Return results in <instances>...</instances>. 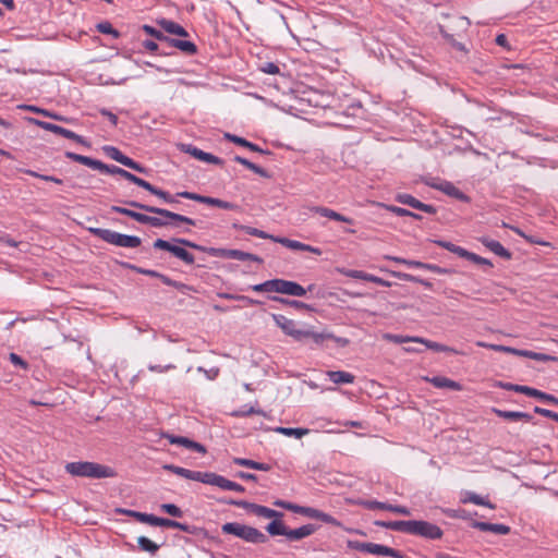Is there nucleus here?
I'll use <instances>...</instances> for the list:
<instances>
[{"label": "nucleus", "mask_w": 558, "mask_h": 558, "mask_svg": "<svg viewBox=\"0 0 558 558\" xmlns=\"http://www.w3.org/2000/svg\"><path fill=\"white\" fill-rule=\"evenodd\" d=\"M125 204H128L129 206H131L133 208H137V209L144 210L146 213L156 214V215L160 216V217L148 216V215L144 216L143 223L149 225L154 228H161V227H166L169 225V222L167 220L162 219L161 217L168 218V219L177 221V222H184L190 226L196 225L194 219L189 218L183 215H180V214H177V213H173V211H170L165 208L142 204V203H138L135 201H129V202H125Z\"/></svg>", "instance_id": "nucleus-1"}, {"label": "nucleus", "mask_w": 558, "mask_h": 558, "mask_svg": "<svg viewBox=\"0 0 558 558\" xmlns=\"http://www.w3.org/2000/svg\"><path fill=\"white\" fill-rule=\"evenodd\" d=\"M272 319L287 336L292 337L295 341L299 342H313L319 345L324 342L325 339L330 338V335L319 333L312 329H301L298 327V324L293 319H290L281 314H272Z\"/></svg>", "instance_id": "nucleus-2"}, {"label": "nucleus", "mask_w": 558, "mask_h": 558, "mask_svg": "<svg viewBox=\"0 0 558 558\" xmlns=\"http://www.w3.org/2000/svg\"><path fill=\"white\" fill-rule=\"evenodd\" d=\"M65 471L73 476L89 478H106L114 475L111 468L88 461L66 463Z\"/></svg>", "instance_id": "nucleus-3"}, {"label": "nucleus", "mask_w": 558, "mask_h": 558, "mask_svg": "<svg viewBox=\"0 0 558 558\" xmlns=\"http://www.w3.org/2000/svg\"><path fill=\"white\" fill-rule=\"evenodd\" d=\"M221 531L223 534L233 535L252 544H264L268 541V537L258 529L239 522H227L222 524Z\"/></svg>", "instance_id": "nucleus-4"}, {"label": "nucleus", "mask_w": 558, "mask_h": 558, "mask_svg": "<svg viewBox=\"0 0 558 558\" xmlns=\"http://www.w3.org/2000/svg\"><path fill=\"white\" fill-rule=\"evenodd\" d=\"M88 230L95 236L119 247L136 248L142 243L141 238L136 235L123 234L110 229L89 228Z\"/></svg>", "instance_id": "nucleus-5"}, {"label": "nucleus", "mask_w": 558, "mask_h": 558, "mask_svg": "<svg viewBox=\"0 0 558 558\" xmlns=\"http://www.w3.org/2000/svg\"><path fill=\"white\" fill-rule=\"evenodd\" d=\"M409 534L421 536L426 539H440L444 535L442 530L428 521L410 520Z\"/></svg>", "instance_id": "nucleus-6"}, {"label": "nucleus", "mask_w": 558, "mask_h": 558, "mask_svg": "<svg viewBox=\"0 0 558 558\" xmlns=\"http://www.w3.org/2000/svg\"><path fill=\"white\" fill-rule=\"evenodd\" d=\"M349 546L356 550L377 555V556H389L392 558H404V554L395 548L388 547L386 545L376 544V543H362V542H350Z\"/></svg>", "instance_id": "nucleus-7"}, {"label": "nucleus", "mask_w": 558, "mask_h": 558, "mask_svg": "<svg viewBox=\"0 0 558 558\" xmlns=\"http://www.w3.org/2000/svg\"><path fill=\"white\" fill-rule=\"evenodd\" d=\"M434 243L456 255H458L459 257H462V258H465L468 260H471L475 264H478V265H485V266H488V267H492L493 264L490 260H488L487 258H484L480 255H476L475 253H472V252H469L468 250L459 246V245H456L449 241H445V240H435Z\"/></svg>", "instance_id": "nucleus-8"}, {"label": "nucleus", "mask_w": 558, "mask_h": 558, "mask_svg": "<svg viewBox=\"0 0 558 558\" xmlns=\"http://www.w3.org/2000/svg\"><path fill=\"white\" fill-rule=\"evenodd\" d=\"M177 195L181 196L182 198L195 201V202L206 204L209 206L219 207V208L226 209V210H235L239 208V206L234 203L227 202V201H223L220 198L210 197V196H204V195L193 193V192L183 191V192H178Z\"/></svg>", "instance_id": "nucleus-9"}, {"label": "nucleus", "mask_w": 558, "mask_h": 558, "mask_svg": "<svg viewBox=\"0 0 558 558\" xmlns=\"http://www.w3.org/2000/svg\"><path fill=\"white\" fill-rule=\"evenodd\" d=\"M549 474L550 470L548 465L535 461L525 462V477L529 478V482H525V486H539L541 481L547 478Z\"/></svg>", "instance_id": "nucleus-10"}, {"label": "nucleus", "mask_w": 558, "mask_h": 558, "mask_svg": "<svg viewBox=\"0 0 558 558\" xmlns=\"http://www.w3.org/2000/svg\"><path fill=\"white\" fill-rule=\"evenodd\" d=\"M153 246L156 250H162L171 253L173 256L181 259L186 265H193L195 263V257L192 253H190L180 245L173 244L172 242L162 239H157L154 242Z\"/></svg>", "instance_id": "nucleus-11"}, {"label": "nucleus", "mask_w": 558, "mask_h": 558, "mask_svg": "<svg viewBox=\"0 0 558 558\" xmlns=\"http://www.w3.org/2000/svg\"><path fill=\"white\" fill-rule=\"evenodd\" d=\"M230 505H233L235 507L245 509L246 511L262 518L271 519V518H282L283 513L276 511L274 509H270L268 507L257 505L254 502H250L246 500H231L229 502Z\"/></svg>", "instance_id": "nucleus-12"}, {"label": "nucleus", "mask_w": 558, "mask_h": 558, "mask_svg": "<svg viewBox=\"0 0 558 558\" xmlns=\"http://www.w3.org/2000/svg\"><path fill=\"white\" fill-rule=\"evenodd\" d=\"M209 254L216 257L236 259V260H252L258 264H263V258L259 256L233 248H210Z\"/></svg>", "instance_id": "nucleus-13"}, {"label": "nucleus", "mask_w": 558, "mask_h": 558, "mask_svg": "<svg viewBox=\"0 0 558 558\" xmlns=\"http://www.w3.org/2000/svg\"><path fill=\"white\" fill-rule=\"evenodd\" d=\"M385 258L390 259L398 264L407 265L410 268L426 269V270H429V271L438 274V275H449V274L453 272V270L450 268H445V267H440L435 264H427V263H423L420 260L405 259V258L396 257V256H386Z\"/></svg>", "instance_id": "nucleus-14"}, {"label": "nucleus", "mask_w": 558, "mask_h": 558, "mask_svg": "<svg viewBox=\"0 0 558 558\" xmlns=\"http://www.w3.org/2000/svg\"><path fill=\"white\" fill-rule=\"evenodd\" d=\"M274 292L292 296H304L307 290L295 281L274 279Z\"/></svg>", "instance_id": "nucleus-15"}, {"label": "nucleus", "mask_w": 558, "mask_h": 558, "mask_svg": "<svg viewBox=\"0 0 558 558\" xmlns=\"http://www.w3.org/2000/svg\"><path fill=\"white\" fill-rule=\"evenodd\" d=\"M31 122L35 123L36 125H38L39 128L46 130V131H49V132H52L54 134H58V135H61L65 138H69V140H73L80 144H85V140L83 136L72 132L71 130H68L65 128H62L60 125H57V124H53V123H50V122H46V121H41V120H36V119H31Z\"/></svg>", "instance_id": "nucleus-16"}, {"label": "nucleus", "mask_w": 558, "mask_h": 558, "mask_svg": "<svg viewBox=\"0 0 558 558\" xmlns=\"http://www.w3.org/2000/svg\"><path fill=\"white\" fill-rule=\"evenodd\" d=\"M205 484L217 486L223 490H233L238 493L245 492L244 486L213 472H207Z\"/></svg>", "instance_id": "nucleus-17"}, {"label": "nucleus", "mask_w": 558, "mask_h": 558, "mask_svg": "<svg viewBox=\"0 0 558 558\" xmlns=\"http://www.w3.org/2000/svg\"><path fill=\"white\" fill-rule=\"evenodd\" d=\"M396 201L400 204L408 205L414 209L422 210L426 214H436V208L433 205L422 203L410 194L399 193L396 195Z\"/></svg>", "instance_id": "nucleus-18"}, {"label": "nucleus", "mask_w": 558, "mask_h": 558, "mask_svg": "<svg viewBox=\"0 0 558 558\" xmlns=\"http://www.w3.org/2000/svg\"><path fill=\"white\" fill-rule=\"evenodd\" d=\"M163 470L170 471L186 480L196 481L205 484L207 472L192 471L174 464H165Z\"/></svg>", "instance_id": "nucleus-19"}, {"label": "nucleus", "mask_w": 558, "mask_h": 558, "mask_svg": "<svg viewBox=\"0 0 558 558\" xmlns=\"http://www.w3.org/2000/svg\"><path fill=\"white\" fill-rule=\"evenodd\" d=\"M363 506L368 510L379 509V510L391 511V512L402 514V515L411 514L410 509L404 506H395V505H390V504L381 502V501H377V500H367V501L363 502Z\"/></svg>", "instance_id": "nucleus-20"}, {"label": "nucleus", "mask_w": 558, "mask_h": 558, "mask_svg": "<svg viewBox=\"0 0 558 558\" xmlns=\"http://www.w3.org/2000/svg\"><path fill=\"white\" fill-rule=\"evenodd\" d=\"M165 437L172 445H179V446L185 447V448H187L190 450H193V451H196V452H199V453H205L206 452L205 446H203L202 444H199L197 441H194V440H192L190 438H186V437H183V436L170 435V434L165 435Z\"/></svg>", "instance_id": "nucleus-21"}, {"label": "nucleus", "mask_w": 558, "mask_h": 558, "mask_svg": "<svg viewBox=\"0 0 558 558\" xmlns=\"http://www.w3.org/2000/svg\"><path fill=\"white\" fill-rule=\"evenodd\" d=\"M302 515H305V517L311 518V519L319 520V521H322L324 523H327V524H331V525H335V526H340V522L335 517H332L329 513H326V512H324L322 510L313 508V507H305L304 506Z\"/></svg>", "instance_id": "nucleus-22"}, {"label": "nucleus", "mask_w": 558, "mask_h": 558, "mask_svg": "<svg viewBox=\"0 0 558 558\" xmlns=\"http://www.w3.org/2000/svg\"><path fill=\"white\" fill-rule=\"evenodd\" d=\"M473 529H477L483 532H492L498 535H506L510 532V527L508 525L501 523H488L482 521H473L471 523Z\"/></svg>", "instance_id": "nucleus-23"}, {"label": "nucleus", "mask_w": 558, "mask_h": 558, "mask_svg": "<svg viewBox=\"0 0 558 558\" xmlns=\"http://www.w3.org/2000/svg\"><path fill=\"white\" fill-rule=\"evenodd\" d=\"M166 44L169 47L179 49L187 56H194L197 53V46L191 40L172 38L168 36V40Z\"/></svg>", "instance_id": "nucleus-24"}, {"label": "nucleus", "mask_w": 558, "mask_h": 558, "mask_svg": "<svg viewBox=\"0 0 558 558\" xmlns=\"http://www.w3.org/2000/svg\"><path fill=\"white\" fill-rule=\"evenodd\" d=\"M317 530V526L315 524L308 523L304 524L298 529H288L287 538L291 542L300 541L302 538H305L307 536H311L314 534Z\"/></svg>", "instance_id": "nucleus-25"}, {"label": "nucleus", "mask_w": 558, "mask_h": 558, "mask_svg": "<svg viewBox=\"0 0 558 558\" xmlns=\"http://www.w3.org/2000/svg\"><path fill=\"white\" fill-rule=\"evenodd\" d=\"M157 24L161 27L163 32L168 34L177 35L180 37H189L187 31L174 21L160 19L157 20Z\"/></svg>", "instance_id": "nucleus-26"}, {"label": "nucleus", "mask_w": 558, "mask_h": 558, "mask_svg": "<svg viewBox=\"0 0 558 558\" xmlns=\"http://www.w3.org/2000/svg\"><path fill=\"white\" fill-rule=\"evenodd\" d=\"M313 213L318 214L322 217H326L339 222L353 223L354 220L350 217L343 216L333 209L324 206H315L311 209Z\"/></svg>", "instance_id": "nucleus-27"}, {"label": "nucleus", "mask_w": 558, "mask_h": 558, "mask_svg": "<svg viewBox=\"0 0 558 558\" xmlns=\"http://www.w3.org/2000/svg\"><path fill=\"white\" fill-rule=\"evenodd\" d=\"M438 191L461 202H469V197L449 181H439Z\"/></svg>", "instance_id": "nucleus-28"}, {"label": "nucleus", "mask_w": 558, "mask_h": 558, "mask_svg": "<svg viewBox=\"0 0 558 558\" xmlns=\"http://www.w3.org/2000/svg\"><path fill=\"white\" fill-rule=\"evenodd\" d=\"M480 242L487 247L490 252L496 254L497 256H500L502 258L509 259L510 253L508 250H506L500 242L493 240L488 236H482L480 238Z\"/></svg>", "instance_id": "nucleus-29"}, {"label": "nucleus", "mask_w": 558, "mask_h": 558, "mask_svg": "<svg viewBox=\"0 0 558 558\" xmlns=\"http://www.w3.org/2000/svg\"><path fill=\"white\" fill-rule=\"evenodd\" d=\"M426 380L436 388H448L456 391L461 390V385L458 381L444 376H434L432 378L427 377Z\"/></svg>", "instance_id": "nucleus-30"}, {"label": "nucleus", "mask_w": 558, "mask_h": 558, "mask_svg": "<svg viewBox=\"0 0 558 558\" xmlns=\"http://www.w3.org/2000/svg\"><path fill=\"white\" fill-rule=\"evenodd\" d=\"M375 525L409 534L410 520L409 521H375Z\"/></svg>", "instance_id": "nucleus-31"}, {"label": "nucleus", "mask_w": 558, "mask_h": 558, "mask_svg": "<svg viewBox=\"0 0 558 558\" xmlns=\"http://www.w3.org/2000/svg\"><path fill=\"white\" fill-rule=\"evenodd\" d=\"M327 376L336 385L352 384L355 379L354 375L344 371H329Z\"/></svg>", "instance_id": "nucleus-32"}, {"label": "nucleus", "mask_w": 558, "mask_h": 558, "mask_svg": "<svg viewBox=\"0 0 558 558\" xmlns=\"http://www.w3.org/2000/svg\"><path fill=\"white\" fill-rule=\"evenodd\" d=\"M225 137L234 144H238L240 146L248 148L252 151H256V153H260V154H269V151L262 149L258 145H256L252 142H248L247 140L240 137L238 135L226 133Z\"/></svg>", "instance_id": "nucleus-33"}, {"label": "nucleus", "mask_w": 558, "mask_h": 558, "mask_svg": "<svg viewBox=\"0 0 558 558\" xmlns=\"http://www.w3.org/2000/svg\"><path fill=\"white\" fill-rule=\"evenodd\" d=\"M461 502H463V504L471 502V504H474L477 506H484L489 509H495V506L487 498H484L473 492H466L463 495V497L461 498Z\"/></svg>", "instance_id": "nucleus-34"}, {"label": "nucleus", "mask_w": 558, "mask_h": 558, "mask_svg": "<svg viewBox=\"0 0 558 558\" xmlns=\"http://www.w3.org/2000/svg\"><path fill=\"white\" fill-rule=\"evenodd\" d=\"M65 157L68 159H71L75 162H78V163H82L88 168H92L94 170L97 169V166H98V159H94L92 157H88V156H84V155H80V154H76V153H72V151H66L65 153Z\"/></svg>", "instance_id": "nucleus-35"}, {"label": "nucleus", "mask_w": 558, "mask_h": 558, "mask_svg": "<svg viewBox=\"0 0 558 558\" xmlns=\"http://www.w3.org/2000/svg\"><path fill=\"white\" fill-rule=\"evenodd\" d=\"M122 513L135 518L142 523H147L153 526H157L158 517L149 513L138 512L135 510H121Z\"/></svg>", "instance_id": "nucleus-36"}, {"label": "nucleus", "mask_w": 558, "mask_h": 558, "mask_svg": "<svg viewBox=\"0 0 558 558\" xmlns=\"http://www.w3.org/2000/svg\"><path fill=\"white\" fill-rule=\"evenodd\" d=\"M280 518H275L274 521L267 524L266 531L271 536H286L288 534V527L284 523L279 520Z\"/></svg>", "instance_id": "nucleus-37"}, {"label": "nucleus", "mask_w": 558, "mask_h": 558, "mask_svg": "<svg viewBox=\"0 0 558 558\" xmlns=\"http://www.w3.org/2000/svg\"><path fill=\"white\" fill-rule=\"evenodd\" d=\"M413 342H420L425 344L428 349L436 351V352H450V353H458L454 349L447 347L445 344H441L439 342L430 341L423 338H410Z\"/></svg>", "instance_id": "nucleus-38"}, {"label": "nucleus", "mask_w": 558, "mask_h": 558, "mask_svg": "<svg viewBox=\"0 0 558 558\" xmlns=\"http://www.w3.org/2000/svg\"><path fill=\"white\" fill-rule=\"evenodd\" d=\"M525 397L537 398L542 401H547V402L558 405V398H556L553 395H549V393L543 392L541 390H537L535 388H532V387L525 386Z\"/></svg>", "instance_id": "nucleus-39"}, {"label": "nucleus", "mask_w": 558, "mask_h": 558, "mask_svg": "<svg viewBox=\"0 0 558 558\" xmlns=\"http://www.w3.org/2000/svg\"><path fill=\"white\" fill-rule=\"evenodd\" d=\"M234 161L246 167L247 169H250L251 171H253L254 173L263 177V178H269V174L268 172L263 169L262 167L255 165L254 162H251L248 159L244 158V157H241V156H234Z\"/></svg>", "instance_id": "nucleus-40"}, {"label": "nucleus", "mask_w": 558, "mask_h": 558, "mask_svg": "<svg viewBox=\"0 0 558 558\" xmlns=\"http://www.w3.org/2000/svg\"><path fill=\"white\" fill-rule=\"evenodd\" d=\"M269 299L271 301L279 302V303H281L283 305L291 306V307H293L295 310H306V311L312 310L308 304H306L304 302H301V301H298V300H290V299H286V298L277 296V295L269 296Z\"/></svg>", "instance_id": "nucleus-41"}, {"label": "nucleus", "mask_w": 558, "mask_h": 558, "mask_svg": "<svg viewBox=\"0 0 558 558\" xmlns=\"http://www.w3.org/2000/svg\"><path fill=\"white\" fill-rule=\"evenodd\" d=\"M234 228L245 232L248 235H253V236H256V238H259V239H269V240L274 241V239L277 238L275 235L268 234L267 232H265L263 230H259L257 228L250 227V226H243V225L238 226V225H234Z\"/></svg>", "instance_id": "nucleus-42"}, {"label": "nucleus", "mask_w": 558, "mask_h": 558, "mask_svg": "<svg viewBox=\"0 0 558 558\" xmlns=\"http://www.w3.org/2000/svg\"><path fill=\"white\" fill-rule=\"evenodd\" d=\"M157 526L178 529V530H181V531L187 532V533L191 530L190 525H187L185 523H181V522H178V521H174L171 519L159 518V517H158V521H157Z\"/></svg>", "instance_id": "nucleus-43"}, {"label": "nucleus", "mask_w": 558, "mask_h": 558, "mask_svg": "<svg viewBox=\"0 0 558 558\" xmlns=\"http://www.w3.org/2000/svg\"><path fill=\"white\" fill-rule=\"evenodd\" d=\"M137 544L141 550L147 551L150 555H155L159 550V545L147 538L146 536H140Z\"/></svg>", "instance_id": "nucleus-44"}, {"label": "nucleus", "mask_w": 558, "mask_h": 558, "mask_svg": "<svg viewBox=\"0 0 558 558\" xmlns=\"http://www.w3.org/2000/svg\"><path fill=\"white\" fill-rule=\"evenodd\" d=\"M102 149L109 158L113 159L114 161H117L121 165H123L128 158L126 155H124L119 148H117L114 146L107 145V146H104Z\"/></svg>", "instance_id": "nucleus-45"}, {"label": "nucleus", "mask_w": 558, "mask_h": 558, "mask_svg": "<svg viewBox=\"0 0 558 558\" xmlns=\"http://www.w3.org/2000/svg\"><path fill=\"white\" fill-rule=\"evenodd\" d=\"M221 296L226 300H233V301H241L244 302L246 305L254 306V305H260L262 302L255 299H252L246 295L242 294H231V293H223Z\"/></svg>", "instance_id": "nucleus-46"}, {"label": "nucleus", "mask_w": 558, "mask_h": 558, "mask_svg": "<svg viewBox=\"0 0 558 558\" xmlns=\"http://www.w3.org/2000/svg\"><path fill=\"white\" fill-rule=\"evenodd\" d=\"M277 432L284 435V436H293L298 439L302 438L303 436L308 434L307 428H292V427H278Z\"/></svg>", "instance_id": "nucleus-47"}, {"label": "nucleus", "mask_w": 558, "mask_h": 558, "mask_svg": "<svg viewBox=\"0 0 558 558\" xmlns=\"http://www.w3.org/2000/svg\"><path fill=\"white\" fill-rule=\"evenodd\" d=\"M274 242L280 243L283 246L295 251H303V248H305V243L295 240H290L288 238L277 236L276 239H274Z\"/></svg>", "instance_id": "nucleus-48"}, {"label": "nucleus", "mask_w": 558, "mask_h": 558, "mask_svg": "<svg viewBox=\"0 0 558 558\" xmlns=\"http://www.w3.org/2000/svg\"><path fill=\"white\" fill-rule=\"evenodd\" d=\"M525 359H531L536 362H550V361H557L558 359L554 355H549L546 353H538L531 350H525Z\"/></svg>", "instance_id": "nucleus-49"}, {"label": "nucleus", "mask_w": 558, "mask_h": 558, "mask_svg": "<svg viewBox=\"0 0 558 558\" xmlns=\"http://www.w3.org/2000/svg\"><path fill=\"white\" fill-rule=\"evenodd\" d=\"M275 506L279 507V508H282V509H286V510H289V511H292L294 513H298V514H302L303 513V508L304 506H300V505H296V504H292L290 501H286V500H281V499H278L274 502Z\"/></svg>", "instance_id": "nucleus-50"}, {"label": "nucleus", "mask_w": 558, "mask_h": 558, "mask_svg": "<svg viewBox=\"0 0 558 558\" xmlns=\"http://www.w3.org/2000/svg\"><path fill=\"white\" fill-rule=\"evenodd\" d=\"M142 29L147 35L153 36L155 39H157L159 41L167 43V40H168V36L165 35L163 32L158 31V29H156L155 27H153L150 25L145 24V25L142 26Z\"/></svg>", "instance_id": "nucleus-51"}, {"label": "nucleus", "mask_w": 558, "mask_h": 558, "mask_svg": "<svg viewBox=\"0 0 558 558\" xmlns=\"http://www.w3.org/2000/svg\"><path fill=\"white\" fill-rule=\"evenodd\" d=\"M449 518L469 520L472 518V513L464 509H447L444 511Z\"/></svg>", "instance_id": "nucleus-52"}, {"label": "nucleus", "mask_w": 558, "mask_h": 558, "mask_svg": "<svg viewBox=\"0 0 558 558\" xmlns=\"http://www.w3.org/2000/svg\"><path fill=\"white\" fill-rule=\"evenodd\" d=\"M96 170H98L100 172H104V173H107V174L121 175L123 169L120 168V167H117L114 165H106V163H104L102 161L99 160Z\"/></svg>", "instance_id": "nucleus-53"}, {"label": "nucleus", "mask_w": 558, "mask_h": 558, "mask_svg": "<svg viewBox=\"0 0 558 558\" xmlns=\"http://www.w3.org/2000/svg\"><path fill=\"white\" fill-rule=\"evenodd\" d=\"M96 28L99 33L111 35L114 38H118L120 36V33L116 28H113L111 23L109 22L98 23Z\"/></svg>", "instance_id": "nucleus-54"}, {"label": "nucleus", "mask_w": 558, "mask_h": 558, "mask_svg": "<svg viewBox=\"0 0 558 558\" xmlns=\"http://www.w3.org/2000/svg\"><path fill=\"white\" fill-rule=\"evenodd\" d=\"M248 289H251L255 292L272 293L274 292V279L266 280L262 283L250 286Z\"/></svg>", "instance_id": "nucleus-55"}, {"label": "nucleus", "mask_w": 558, "mask_h": 558, "mask_svg": "<svg viewBox=\"0 0 558 558\" xmlns=\"http://www.w3.org/2000/svg\"><path fill=\"white\" fill-rule=\"evenodd\" d=\"M180 149H181V151L189 154L198 160L202 158V156L204 154V150L197 148L196 146H194L192 144H181Z\"/></svg>", "instance_id": "nucleus-56"}, {"label": "nucleus", "mask_w": 558, "mask_h": 558, "mask_svg": "<svg viewBox=\"0 0 558 558\" xmlns=\"http://www.w3.org/2000/svg\"><path fill=\"white\" fill-rule=\"evenodd\" d=\"M145 190L148 191L149 193L158 196L160 199H162L165 203H168L170 199V193L167 192V191H163L161 189H158L156 186H154L153 184H150L148 182V185L145 186Z\"/></svg>", "instance_id": "nucleus-57"}, {"label": "nucleus", "mask_w": 558, "mask_h": 558, "mask_svg": "<svg viewBox=\"0 0 558 558\" xmlns=\"http://www.w3.org/2000/svg\"><path fill=\"white\" fill-rule=\"evenodd\" d=\"M378 206L384 207L386 210H388L399 217H407V216L412 215V211H410L405 208H402V207L395 206V205H387V204L379 203Z\"/></svg>", "instance_id": "nucleus-58"}, {"label": "nucleus", "mask_w": 558, "mask_h": 558, "mask_svg": "<svg viewBox=\"0 0 558 558\" xmlns=\"http://www.w3.org/2000/svg\"><path fill=\"white\" fill-rule=\"evenodd\" d=\"M160 510L174 518H181L183 515V511L174 504H162Z\"/></svg>", "instance_id": "nucleus-59"}, {"label": "nucleus", "mask_w": 558, "mask_h": 558, "mask_svg": "<svg viewBox=\"0 0 558 558\" xmlns=\"http://www.w3.org/2000/svg\"><path fill=\"white\" fill-rule=\"evenodd\" d=\"M120 177L124 178L125 180H128V181H130V182H132V183H134V184H136V185H138L141 187H143V189H145V186L148 185L147 181L136 177L135 174H133V173H131V172H129V171H126L124 169L122 170V173H121Z\"/></svg>", "instance_id": "nucleus-60"}, {"label": "nucleus", "mask_w": 558, "mask_h": 558, "mask_svg": "<svg viewBox=\"0 0 558 558\" xmlns=\"http://www.w3.org/2000/svg\"><path fill=\"white\" fill-rule=\"evenodd\" d=\"M495 412L498 414V416L504 417L506 420L520 421L523 418V412L520 411L495 410Z\"/></svg>", "instance_id": "nucleus-61"}, {"label": "nucleus", "mask_w": 558, "mask_h": 558, "mask_svg": "<svg viewBox=\"0 0 558 558\" xmlns=\"http://www.w3.org/2000/svg\"><path fill=\"white\" fill-rule=\"evenodd\" d=\"M525 242H530L532 244H538L543 246L545 250L544 253H549L550 250H553V245L549 242L538 240L536 236L533 235H526L524 236Z\"/></svg>", "instance_id": "nucleus-62"}, {"label": "nucleus", "mask_w": 558, "mask_h": 558, "mask_svg": "<svg viewBox=\"0 0 558 558\" xmlns=\"http://www.w3.org/2000/svg\"><path fill=\"white\" fill-rule=\"evenodd\" d=\"M259 70L263 72V73H266V74H271V75H275V74H279L280 73V69L279 66L274 63V62H265L263 63L260 66H259Z\"/></svg>", "instance_id": "nucleus-63"}, {"label": "nucleus", "mask_w": 558, "mask_h": 558, "mask_svg": "<svg viewBox=\"0 0 558 558\" xmlns=\"http://www.w3.org/2000/svg\"><path fill=\"white\" fill-rule=\"evenodd\" d=\"M9 360L10 362L14 365V366H17V367H21L23 369H27L28 368V364L26 361H24L20 355H17L16 353H10L9 355Z\"/></svg>", "instance_id": "nucleus-64"}]
</instances>
